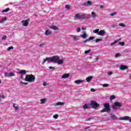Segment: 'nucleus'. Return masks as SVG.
I'll return each instance as SVG.
<instances>
[{
	"instance_id": "f257e3e1",
	"label": "nucleus",
	"mask_w": 131,
	"mask_h": 131,
	"mask_svg": "<svg viewBox=\"0 0 131 131\" xmlns=\"http://www.w3.org/2000/svg\"><path fill=\"white\" fill-rule=\"evenodd\" d=\"M47 61L48 63H55V64H58V65H62L64 63V59H60V57L58 56L47 57L44 59L42 64H45Z\"/></svg>"
},
{
	"instance_id": "f03ea898",
	"label": "nucleus",
	"mask_w": 131,
	"mask_h": 131,
	"mask_svg": "<svg viewBox=\"0 0 131 131\" xmlns=\"http://www.w3.org/2000/svg\"><path fill=\"white\" fill-rule=\"evenodd\" d=\"M25 79V81L28 82H34V81H35V76L32 74H27Z\"/></svg>"
},
{
	"instance_id": "7ed1b4c3",
	"label": "nucleus",
	"mask_w": 131,
	"mask_h": 131,
	"mask_svg": "<svg viewBox=\"0 0 131 131\" xmlns=\"http://www.w3.org/2000/svg\"><path fill=\"white\" fill-rule=\"evenodd\" d=\"M103 106L104 108L100 112H101V113H103V112H107V113H109L111 111L109 103H104Z\"/></svg>"
},
{
	"instance_id": "20e7f679",
	"label": "nucleus",
	"mask_w": 131,
	"mask_h": 131,
	"mask_svg": "<svg viewBox=\"0 0 131 131\" xmlns=\"http://www.w3.org/2000/svg\"><path fill=\"white\" fill-rule=\"evenodd\" d=\"M90 107L91 108H92V107H93V108H97V107H99V104H98L97 102L92 100L90 103Z\"/></svg>"
},
{
	"instance_id": "39448f33",
	"label": "nucleus",
	"mask_w": 131,
	"mask_h": 131,
	"mask_svg": "<svg viewBox=\"0 0 131 131\" xmlns=\"http://www.w3.org/2000/svg\"><path fill=\"white\" fill-rule=\"evenodd\" d=\"M29 21H30V19H27L21 21V23H22L23 26H25V27H27V26H28L29 24Z\"/></svg>"
},
{
	"instance_id": "423d86ee",
	"label": "nucleus",
	"mask_w": 131,
	"mask_h": 131,
	"mask_svg": "<svg viewBox=\"0 0 131 131\" xmlns=\"http://www.w3.org/2000/svg\"><path fill=\"white\" fill-rule=\"evenodd\" d=\"M122 105H121V103H119V102H116L114 103V105L113 106V108L114 109H117V107H121Z\"/></svg>"
},
{
	"instance_id": "0eeeda50",
	"label": "nucleus",
	"mask_w": 131,
	"mask_h": 131,
	"mask_svg": "<svg viewBox=\"0 0 131 131\" xmlns=\"http://www.w3.org/2000/svg\"><path fill=\"white\" fill-rule=\"evenodd\" d=\"M70 37H72L73 38V40H79V36H75L74 35H70Z\"/></svg>"
},
{
	"instance_id": "6e6552de",
	"label": "nucleus",
	"mask_w": 131,
	"mask_h": 131,
	"mask_svg": "<svg viewBox=\"0 0 131 131\" xmlns=\"http://www.w3.org/2000/svg\"><path fill=\"white\" fill-rule=\"evenodd\" d=\"M106 32H105V30H101L98 33V35H100L101 36H104Z\"/></svg>"
},
{
	"instance_id": "1a4fd4ad",
	"label": "nucleus",
	"mask_w": 131,
	"mask_h": 131,
	"mask_svg": "<svg viewBox=\"0 0 131 131\" xmlns=\"http://www.w3.org/2000/svg\"><path fill=\"white\" fill-rule=\"evenodd\" d=\"M83 109H90L91 108V104L90 103H86L83 106Z\"/></svg>"
},
{
	"instance_id": "9d476101",
	"label": "nucleus",
	"mask_w": 131,
	"mask_h": 131,
	"mask_svg": "<svg viewBox=\"0 0 131 131\" xmlns=\"http://www.w3.org/2000/svg\"><path fill=\"white\" fill-rule=\"evenodd\" d=\"M93 5V2L91 1H88L86 2L83 3L84 6H92Z\"/></svg>"
},
{
	"instance_id": "9b49d317",
	"label": "nucleus",
	"mask_w": 131,
	"mask_h": 131,
	"mask_svg": "<svg viewBox=\"0 0 131 131\" xmlns=\"http://www.w3.org/2000/svg\"><path fill=\"white\" fill-rule=\"evenodd\" d=\"M70 76V74L67 73V74H64L62 77L61 78H63V79H66V78H68Z\"/></svg>"
},
{
	"instance_id": "f8f14e48",
	"label": "nucleus",
	"mask_w": 131,
	"mask_h": 131,
	"mask_svg": "<svg viewBox=\"0 0 131 131\" xmlns=\"http://www.w3.org/2000/svg\"><path fill=\"white\" fill-rule=\"evenodd\" d=\"M75 20H80V14L78 13L74 16Z\"/></svg>"
},
{
	"instance_id": "ddd939ff",
	"label": "nucleus",
	"mask_w": 131,
	"mask_h": 131,
	"mask_svg": "<svg viewBox=\"0 0 131 131\" xmlns=\"http://www.w3.org/2000/svg\"><path fill=\"white\" fill-rule=\"evenodd\" d=\"M119 68L120 70H125L126 69H127V67L124 65H121L120 66Z\"/></svg>"
},
{
	"instance_id": "4468645a",
	"label": "nucleus",
	"mask_w": 131,
	"mask_h": 131,
	"mask_svg": "<svg viewBox=\"0 0 131 131\" xmlns=\"http://www.w3.org/2000/svg\"><path fill=\"white\" fill-rule=\"evenodd\" d=\"M40 104L41 105H42V104H45V103H46V102H47V98L41 99L40 100Z\"/></svg>"
},
{
	"instance_id": "2eb2a0df",
	"label": "nucleus",
	"mask_w": 131,
	"mask_h": 131,
	"mask_svg": "<svg viewBox=\"0 0 131 131\" xmlns=\"http://www.w3.org/2000/svg\"><path fill=\"white\" fill-rule=\"evenodd\" d=\"M111 118H112L113 120H117V117L113 114H111Z\"/></svg>"
},
{
	"instance_id": "dca6fc26",
	"label": "nucleus",
	"mask_w": 131,
	"mask_h": 131,
	"mask_svg": "<svg viewBox=\"0 0 131 131\" xmlns=\"http://www.w3.org/2000/svg\"><path fill=\"white\" fill-rule=\"evenodd\" d=\"M64 102H57L56 104H55V106H64Z\"/></svg>"
},
{
	"instance_id": "f3484780",
	"label": "nucleus",
	"mask_w": 131,
	"mask_h": 131,
	"mask_svg": "<svg viewBox=\"0 0 131 131\" xmlns=\"http://www.w3.org/2000/svg\"><path fill=\"white\" fill-rule=\"evenodd\" d=\"M45 35H50L51 34H52V32L49 30H47L45 31Z\"/></svg>"
},
{
	"instance_id": "a211bd4d",
	"label": "nucleus",
	"mask_w": 131,
	"mask_h": 131,
	"mask_svg": "<svg viewBox=\"0 0 131 131\" xmlns=\"http://www.w3.org/2000/svg\"><path fill=\"white\" fill-rule=\"evenodd\" d=\"M93 76L88 77L86 78V80L87 82H91V80H92V79H93Z\"/></svg>"
},
{
	"instance_id": "6ab92c4d",
	"label": "nucleus",
	"mask_w": 131,
	"mask_h": 131,
	"mask_svg": "<svg viewBox=\"0 0 131 131\" xmlns=\"http://www.w3.org/2000/svg\"><path fill=\"white\" fill-rule=\"evenodd\" d=\"M82 82H83V80H77L74 81V83H77V84H79Z\"/></svg>"
},
{
	"instance_id": "aec40b11",
	"label": "nucleus",
	"mask_w": 131,
	"mask_h": 131,
	"mask_svg": "<svg viewBox=\"0 0 131 131\" xmlns=\"http://www.w3.org/2000/svg\"><path fill=\"white\" fill-rule=\"evenodd\" d=\"M86 14L83 13L82 14H80V19H85Z\"/></svg>"
},
{
	"instance_id": "412c9836",
	"label": "nucleus",
	"mask_w": 131,
	"mask_h": 131,
	"mask_svg": "<svg viewBox=\"0 0 131 131\" xmlns=\"http://www.w3.org/2000/svg\"><path fill=\"white\" fill-rule=\"evenodd\" d=\"M51 29H53V30H58V28L56 26H51L50 27Z\"/></svg>"
},
{
	"instance_id": "4be33fe9",
	"label": "nucleus",
	"mask_w": 131,
	"mask_h": 131,
	"mask_svg": "<svg viewBox=\"0 0 131 131\" xmlns=\"http://www.w3.org/2000/svg\"><path fill=\"white\" fill-rule=\"evenodd\" d=\"M91 16H92V18H96V17L97 16V14H96V13H95L93 11L91 12Z\"/></svg>"
},
{
	"instance_id": "5701e85b",
	"label": "nucleus",
	"mask_w": 131,
	"mask_h": 131,
	"mask_svg": "<svg viewBox=\"0 0 131 131\" xmlns=\"http://www.w3.org/2000/svg\"><path fill=\"white\" fill-rule=\"evenodd\" d=\"M5 21H7V17H3L1 20H0V23H4Z\"/></svg>"
},
{
	"instance_id": "b1692460",
	"label": "nucleus",
	"mask_w": 131,
	"mask_h": 131,
	"mask_svg": "<svg viewBox=\"0 0 131 131\" xmlns=\"http://www.w3.org/2000/svg\"><path fill=\"white\" fill-rule=\"evenodd\" d=\"M80 37L82 38H83V39H85V38H86V37H88V34H81L80 35Z\"/></svg>"
},
{
	"instance_id": "393cba45",
	"label": "nucleus",
	"mask_w": 131,
	"mask_h": 131,
	"mask_svg": "<svg viewBox=\"0 0 131 131\" xmlns=\"http://www.w3.org/2000/svg\"><path fill=\"white\" fill-rule=\"evenodd\" d=\"M99 31H100V29H97L93 31V33H96L97 34V35H98Z\"/></svg>"
},
{
	"instance_id": "a878e982",
	"label": "nucleus",
	"mask_w": 131,
	"mask_h": 131,
	"mask_svg": "<svg viewBox=\"0 0 131 131\" xmlns=\"http://www.w3.org/2000/svg\"><path fill=\"white\" fill-rule=\"evenodd\" d=\"M119 26H121V27H126V25L122 23L119 24Z\"/></svg>"
},
{
	"instance_id": "bb28decb",
	"label": "nucleus",
	"mask_w": 131,
	"mask_h": 131,
	"mask_svg": "<svg viewBox=\"0 0 131 131\" xmlns=\"http://www.w3.org/2000/svg\"><path fill=\"white\" fill-rule=\"evenodd\" d=\"M19 73L20 74H23V75L26 74V70H21L20 71Z\"/></svg>"
},
{
	"instance_id": "cd10ccee",
	"label": "nucleus",
	"mask_w": 131,
	"mask_h": 131,
	"mask_svg": "<svg viewBox=\"0 0 131 131\" xmlns=\"http://www.w3.org/2000/svg\"><path fill=\"white\" fill-rule=\"evenodd\" d=\"M10 10V8H8L6 9H4L2 10V13H7V12H9V10Z\"/></svg>"
},
{
	"instance_id": "c85d7f7f",
	"label": "nucleus",
	"mask_w": 131,
	"mask_h": 131,
	"mask_svg": "<svg viewBox=\"0 0 131 131\" xmlns=\"http://www.w3.org/2000/svg\"><path fill=\"white\" fill-rule=\"evenodd\" d=\"M116 96L115 95H112L110 98V100L111 101H112V100H114L115 99Z\"/></svg>"
},
{
	"instance_id": "c756f323",
	"label": "nucleus",
	"mask_w": 131,
	"mask_h": 131,
	"mask_svg": "<svg viewBox=\"0 0 131 131\" xmlns=\"http://www.w3.org/2000/svg\"><path fill=\"white\" fill-rule=\"evenodd\" d=\"M5 97L4 95H0V103L2 102V99H5Z\"/></svg>"
},
{
	"instance_id": "7c9ffc66",
	"label": "nucleus",
	"mask_w": 131,
	"mask_h": 131,
	"mask_svg": "<svg viewBox=\"0 0 131 131\" xmlns=\"http://www.w3.org/2000/svg\"><path fill=\"white\" fill-rule=\"evenodd\" d=\"M101 85L103 88H108V86H109V84H101Z\"/></svg>"
},
{
	"instance_id": "2f4dec72",
	"label": "nucleus",
	"mask_w": 131,
	"mask_h": 131,
	"mask_svg": "<svg viewBox=\"0 0 131 131\" xmlns=\"http://www.w3.org/2000/svg\"><path fill=\"white\" fill-rule=\"evenodd\" d=\"M4 75H5V76H6L7 77H10V73H5Z\"/></svg>"
},
{
	"instance_id": "473e14b6",
	"label": "nucleus",
	"mask_w": 131,
	"mask_h": 131,
	"mask_svg": "<svg viewBox=\"0 0 131 131\" xmlns=\"http://www.w3.org/2000/svg\"><path fill=\"white\" fill-rule=\"evenodd\" d=\"M118 44L121 45V46H122V47H124V45H125L124 42H119L118 43Z\"/></svg>"
},
{
	"instance_id": "72a5a7b5",
	"label": "nucleus",
	"mask_w": 131,
	"mask_h": 131,
	"mask_svg": "<svg viewBox=\"0 0 131 131\" xmlns=\"http://www.w3.org/2000/svg\"><path fill=\"white\" fill-rule=\"evenodd\" d=\"M11 76H15V73H9V77Z\"/></svg>"
},
{
	"instance_id": "f704fd0d",
	"label": "nucleus",
	"mask_w": 131,
	"mask_h": 131,
	"mask_svg": "<svg viewBox=\"0 0 131 131\" xmlns=\"http://www.w3.org/2000/svg\"><path fill=\"white\" fill-rule=\"evenodd\" d=\"M58 116H59L58 115H57V114L54 115L53 116V118H54L55 119H57L58 118Z\"/></svg>"
},
{
	"instance_id": "c9c22d12",
	"label": "nucleus",
	"mask_w": 131,
	"mask_h": 131,
	"mask_svg": "<svg viewBox=\"0 0 131 131\" xmlns=\"http://www.w3.org/2000/svg\"><path fill=\"white\" fill-rule=\"evenodd\" d=\"M95 41L96 43L99 42V41H102V39H96Z\"/></svg>"
},
{
	"instance_id": "e433bc0d",
	"label": "nucleus",
	"mask_w": 131,
	"mask_h": 131,
	"mask_svg": "<svg viewBox=\"0 0 131 131\" xmlns=\"http://www.w3.org/2000/svg\"><path fill=\"white\" fill-rule=\"evenodd\" d=\"M14 49V47H9L8 49H7V51H11V50H13Z\"/></svg>"
},
{
	"instance_id": "4c0bfd02",
	"label": "nucleus",
	"mask_w": 131,
	"mask_h": 131,
	"mask_svg": "<svg viewBox=\"0 0 131 131\" xmlns=\"http://www.w3.org/2000/svg\"><path fill=\"white\" fill-rule=\"evenodd\" d=\"M89 53H91V49H89L87 51H85V54H89Z\"/></svg>"
},
{
	"instance_id": "58836bf2",
	"label": "nucleus",
	"mask_w": 131,
	"mask_h": 131,
	"mask_svg": "<svg viewBox=\"0 0 131 131\" xmlns=\"http://www.w3.org/2000/svg\"><path fill=\"white\" fill-rule=\"evenodd\" d=\"M94 38H95V37H94L93 36H91L89 37V38L88 39H89V40H93V39H94Z\"/></svg>"
},
{
	"instance_id": "ea45409f",
	"label": "nucleus",
	"mask_w": 131,
	"mask_h": 131,
	"mask_svg": "<svg viewBox=\"0 0 131 131\" xmlns=\"http://www.w3.org/2000/svg\"><path fill=\"white\" fill-rule=\"evenodd\" d=\"M120 53H117L116 55H115V57L116 58H117L118 57H120Z\"/></svg>"
},
{
	"instance_id": "a19ab883",
	"label": "nucleus",
	"mask_w": 131,
	"mask_h": 131,
	"mask_svg": "<svg viewBox=\"0 0 131 131\" xmlns=\"http://www.w3.org/2000/svg\"><path fill=\"white\" fill-rule=\"evenodd\" d=\"M81 29L80 28L78 27L77 28V32H80Z\"/></svg>"
},
{
	"instance_id": "79ce46f5",
	"label": "nucleus",
	"mask_w": 131,
	"mask_h": 131,
	"mask_svg": "<svg viewBox=\"0 0 131 131\" xmlns=\"http://www.w3.org/2000/svg\"><path fill=\"white\" fill-rule=\"evenodd\" d=\"M2 39L5 40V39H7V36L4 35L2 37Z\"/></svg>"
},
{
	"instance_id": "37998d69",
	"label": "nucleus",
	"mask_w": 131,
	"mask_h": 131,
	"mask_svg": "<svg viewBox=\"0 0 131 131\" xmlns=\"http://www.w3.org/2000/svg\"><path fill=\"white\" fill-rule=\"evenodd\" d=\"M70 6L68 5H66V9H70Z\"/></svg>"
},
{
	"instance_id": "c03bdc74",
	"label": "nucleus",
	"mask_w": 131,
	"mask_h": 131,
	"mask_svg": "<svg viewBox=\"0 0 131 131\" xmlns=\"http://www.w3.org/2000/svg\"><path fill=\"white\" fill-rule=\"evenodd\" d=\"M117 42V41H115L114 42H112L111 44V46H113V45H115V43H116Z\"/></svg>"
},
{
	"instance_id": "a18cd8bd",
	"label": "nucleus",
	"mask_w": 131,
	"mask_h": 131,
	"mask_svg": "<svg viewBox=\"0 0 131 131\" xmlns=\"http://www.w3.org/2000/svg\"><path fill=\"white\" fill-rule=\"evenodd\" d=\"M47 84H48V83H47V82H45L43 83V85L44 86H47Z\"/></svg>"
},
{
	"instance_id": "49530a36",
	"label": "nucleus",
	"mask_w": 131,
	"mask_h": 131,
	"mask_svg": "<svg viewBox=\"0 0 131 131\" xmlns=\"http://www.w3.org/2000/svg\"><path fill=\"white\" fill-rule=\"evenodd\" d=\"M21 84H25L26 85H27V84H28V83L27 82H21Z\"/></svg>"
},
{
	"instance_id": "de8ad7c7",
	"label": "nucleus",
	"mask_w": 131,
	"mask_h": 131,
	"mask_svg": "<svg viewBox=\"0 0 131 131\" xmlns=\"http://www.w3.org/2000/svg\"><path fill=\"white\" fill-rule=\"evenodd\" d=\"M116 14H117L116 12H113L110 14V16H114V15H116Z\"/></svg>"
},
{
	"instance_id": "09e8293b",
	"label": "nucleus",
	"mask_w": 131,
	"mask_h": 131,
	"mask_svg": "<svg viewBox=\"0 0 131 131\" xmlns=\"http://www.w3.org/2000/svg\"><path fill=\"white\" fill-rule=\"evenodd\" d=\"M49 69H54V70L56 69V68H54V67H49Z\"/></svg>"
},
{
	"instance_id": "8fccbe9b",
	"label": "nucleus",
	"mask_w": 131,
	"mask_h": 131,
	"mask_svg": "<svg viewBox=\"0 0 131 131\" xmlns=\"http://www.w3.org/2000/svg\"><path fill=\"white\" fill-rule=\"evenodd\" d=\"M88 41H89V39H87L83 41V42H84V43H85V42H88Z\"/></svg>"
},
{
	"instance_id": "3c124183",
	"label": "nucleus",
	"mask_w": 131,
	"mask_h": 131,
	"mask_svg": "<svg viewBox=\"0 0 131 131\" xmlns=\"http://www.w3.org/2000/svg\"><path fill=\"white\" fill-rule=\"evenodd\" d=\"M113 73H112V72H110L109 73H108V75H112V74Z\"/></svg>"
},
{
	"instance_id": "603ef678",
	"label": "nucleus",
	"mask_w": 131,
	"mask_h": 131,
	"mask_svg": "<svg viewBox=\"0 0 131 131\" xmlns=\"http://www.w3.org/2000/svg\"><path fill=\"white\" fill-rule=\"evenodd\" d=\"M91 91L92 92H96V91L95 90V89H93V88H92V89H91Z\"/></svg>"
},
{
	"instance_id": "864d4df0",
	"label": "nucleus",
	"mask_w": 131,
	"mask_h": 131,
	"mask_svg": "<svg viewBox=\"0 0 131 131\" xmlns=\"http://www.w3.org/2000/svg\"><path fill=\"white\" fill-rule=\"evenodd\" d=\"M120 40H121V38H119L118 40H116V41H117V42H118V41H120Z\"/></svg>"
},
{
	"instance_id": "5fc2aeb1",
	"label": "nucleus",
	"mask_w": 131,
	"mask_h": 131,
	"mask_svg": "<svg viewBox=\"0 0 131 131\" xmlns=\"http://www.w3.org/2000/svg\"><path fill=\"white\" fill-rule=\"evenodd\" d=\"M14 108H15V110H18V108H19V106H16Z\"/></svg>"
},
{
	"instance_id": "6e6d98bb",
	"label": "nucleus",
	"mask_w": 131,
	"mask_h": 131,
	"mask_svg": "<svg viewBox=\"0 0 131 131\" xmlns=\"http://www.w3.org/2000/svg\"><path fill=\"white\" fill-rule=\"evenodd\" d=\"M82 33H83L82 34H86V33L85 32V31H83Z\"/></svg>"
},
{
	"instance_id": "4d7b16f0",
	"label": "nucleus",
	"mask_w": 131,
	"mask_h": 131,
	"mask_svg": "<svg viewBox=\"0 0 131 131\" xmlns=\"http://www.w3.org/2000/svg\"><path fill=\"white\" fill-rule=\"evenodd\" d=\"M82 30H86V28L82 27Z\"/></svg>"
},
{
	"instance_id": "13d9d810",
	"label": "nucleus",
	"mask_w": 131,
	"mask_h": 131,
	"mask_svg": "<svg viewBox=\"0 0 131 131\" xmlns=\"http://www.w3.org/2000/svg\"><path fill=\"white\" fill-rule=\"evenodd\" d=\"M43 46H45V44H40L39 45V47H43Z\"/></svg>"
},
{
	"instance_id": "bf43d9fd",
	"label": "nucleus",
	"mask_w": 131,
	"mask_h": 131,
	"mask_svg": "<svg viewBox=\"0 0 131 131\" xmlns=\"http://www.w3.org/2000/svg\"><path fill=\"white\" fill-rule=\"evenodd\" d=\"M103 7H104L103 6V5L100 6L101 9H103Z\"/></svg>"
},
{
	"instance_id": "052dcab7",
	"label": "nucleus",
	"mask_w": 131,
	"mask_h": 131,
	"mask_svg": "<svg viewBox=\"0 0 131 131\" xmlns=\"http://www.w3.org/2000/svg\"><path fill=\"white\" fill-rule=\"evenodd\" d=\"M16 104H13V107H14V108H15V107H16Z\"/></svg>"
},
{
	"instance_id": "680f3d73",
	"label": "nucleus",
	"mask_w": 131,
	"mask_h": 131,
	"mask_svg": "<svg viewBox=\"0 0 131 131\" xmlns=\"http://www.w3.org/2000/svg\"><path fill=\"white\" fill-rule=\"evenodd\" d=\"M88 128H90V127H87L85 128V129L86 130V129H88Z\"/></svg>"
},
{
	"instance_id": "e2e57ef3",
	"label": "nucleus",
	"mask_w": 131,
	"mask_h": 131,
	"mask_svg": "<svg viewBox=\"0 0 131 131\" xmlns=\"http://www.w3.org/2000/svg\"><path fill=\"white\" fill-rule=\"evenodd\" d=\"M2 83V80L0 79V84Z\"/></svg>"
},
{
	"instance_id": "0e129e2a",
	"label": "nucleus",
	"mask_w": 131,
	"mask_h": 131,
	"mask_svg": "<svg viewBox=\"0 0 131 131\" xmlns=\"http://www.w3.org/2000/svg\"><path fill=\"white\" fill-rule=\"evenodd\" d=\"M48 1H49L50 0H48Z\"/></svg>"
}]
</instances>
